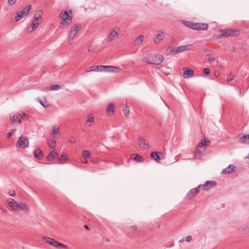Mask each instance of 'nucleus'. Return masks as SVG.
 Returning a JSON list of instances; mask_svg holds the SVG:
<instances>
[{"mask_svg": "<svg viewBox=\"0 0 249 249\" xmlns=\"http://www.w3.org/2000/svg\"><path fill=\"white\" fill-rule=\"evenodd\" d=\"M183 241H182L181 240H180V242H182Z\"/></svg>", "mask_w": 249, "mask_h": 249, "instance_id": "obj_61", "label": "nucleus"}, {"mask_svg": "<svg viewBox=\"0 0 249 249\" xmlns=\"http://www.w3.org/2000/svg\"><path fill=\"white\" fill-rule=\"evenodd\" d=\"M28 139L25 136H20L17 142V147L19 148H25L29 145Z\"/></svg>", "mask_w": 249, "mask_h": 249, "instance_id": "obj_6", "label": "nucleus"}, {"mask_svg": "<svg viewBox=\"0 0 249 249\" xmlns=\"http://www.w3.org/2000/svg\"><path fill=\"white\" fill-rule=\"evenodd\" d=\"M236 167L232 164H230L228 167L223 169L222 173L223 174H231L235 171Z\"/></svg>", "mask_w": 249, "mask_h": 249, "instance_id": "obj_17", "label": "nucleus"}, {"mask_svg": "<svg viewBox=\"0 0 249 249\" xmlns=\"http://www.w3.org/2000/svg\"><path fill=\"white\" fill-rule=\"evenodd\" d=\"M123 112L124 116L127 118L130 113V110L128 107H125V108L123 110Z\"/></svg>", "mask_w": 249, "mask_h": 249, "instance_id": "obj_36", "label": "nucleus"}, {"mask_svg": "<svg viewBox=\"0 0 249 249\" xmlns=\"http://www.w3.org/2000/svg\"><path fill=\"white\" fill-rule=\"evenodd\" d=\"M185 25L193 30H205L208 29V25L207 23H197L187 21Z\"/></svg>", "mask_w": 249, "mask_h": 249, "instance_id": "obj_3", "label": "nucleus"}, {"mask_svg": "<svg viewBox=\"0 0 249 249\" xmlns=\"http://www.w3.org/2000/svg\"><path fill=\"white\" fill-rule=\"evenodd\" d=\"M192 239V237L191 236H188L186 237V239L185 240L187 241V242H190V241H191Z\"/></svg>", "mask_w": 249, "mask_h": 249, "instance_id": "obj_48", "label": "nucleus"}, {"mask_svg": "<svg viewBox=\"0 0 249 249\" xmlns=\"http://www.w3.org/2000/svg\"><path fill=\"white\" fill-rule=\"evenodd\" d=\"M163 60L162 55L157 54L150 55L148 57H145L143 61L150 64L160 65Z\"/></svg>", "mask_w": 249, "mask_h": 249, "instance_id": "obj_2", "label": "nucleus"}, {"mask_svg": "<svg viewBox=\"0 0 249 249\" xmlns=\"http://www.w3.org/2000/svg\"><path fill=\"white\" fill-rule=\"evenodd\" d=\"M183 47V50L184 51H188L191 50L193 47V45L192 44L183 45L182 46Z\"/></svg>", "mask_w": 249, "mask_h": 249, "instance_id": "obj_33", "label": "nucleus"}, {"mask_svg": "<svg viewBox=\"0 0 249 249\" xmlns=\"http://www.w3.org/2000/svg\"><path fill=\"white\" fill-rule=\"evenodd\" d=\"M34 157L37 160H40L43 157V152L40 149H36L34 152Z\"/></svg>", "mask_w": 249, "mask_h": 249, "instance_id": "obj_20", "label": "nucleus"}, {"mask_svg": "<svg viewBox=\"0 0 249 249\" xmlns=\"http://www.w3.org/2000/svg\"><path fill=\"white\" fill-rule=\"evenodd\" d=\"M67 160V155L65 154H63L61 155V156L59 158V163L63 164L65 163Z\"/></svg>", "mask_w": 249, "mask_h": 249, "instance_id": "obj_31", "label": "nucleus"}, {"mask_svg": "<svg viewBox=\"0 0 249 249\" xmlns=\"http://www.w3.org/2000/svg\"><path fill=\"white\" fill-rule=\"evenodd\" d=\"M177 53H181L183 52L182 46L176 47Z\"/></svg>", "mask_w": 249, "mask_h": 249, "instance_id": "obj_45", "label": "nucleus"}, {"mask_svg": "<svg viewBox=\"0 0 249 249\" xmlns=\"http://www.w3.org/2000/svg\"><path fill=\"white\" fill-rule=\"evenodd\" d=\"M118 29H112L109 32V36L107 38V41L110 42L115 39L118 36Z\"/></svg>", "mask_w": 249, "mask_h": 249, "instance_id": "obj_11", "label": "nucleus"}, {"mask_svg": "<svg viewBox=\"0 0 249 249\" xmlns=\"http://www.w3.org/2000/svg\"><path fill=\"white\" fill-rule=\"evenodd\" d=\"M11 120L13 122H18V123H21V120L16 115H14L10 117Z\"/></svg>", "mask_w": 249, "mask_h": 249, "instance_id": "obj_34", "label": "nucleus"}, {"mask_svg": "<svg viewBox=\"0 0 249 249\" xmlns=\"http://www.w3.org/2000/svg\"><path fill=\"white\" fill-rule=\"evenodd\" d=\"M164 37V34L163 32H160L159 34H158L156 36V37L154 39V42L156 43H159Z\"/></svg>", "mask_w": 249, "mask_h": 249, "instance_id": "obj_25", "label": "nucleus"}, {"mask_svg": "<svg viewBox=\"0 0 249 249\" xmlns=\"http://www.w3.org/2000/svg\"><path fill=\"white\" fill-rule=\"evenodd\" d=\"M94 122V118L93 117H89L87 121V123H92Z\"/></svg>", "mask_w": 249, "mask_h": 249, "instance_id": "obj_46", "label": "nucleus"}, {"mask_svg": "<svg viewBox=\"0 0 249 249\" xmlns=\"http://www.w3.org/2000/svg\"><path fill=\"white\" fill-rule=\"evenodd\" d=\"M211 71L209 68H204L203 70V72L204 74L208 75L210 73Z\"/></svg>", "mask_w": 249, "mask_h": 249, "instance_id": "obj_41", "label": "nucleus"}, {"mask_svg": "<svg viewBox=\"0 0 249 249\" xmlns=\"http://www.w3.org/2000/svg\"><path fill=\"white\" fill-rule=\"evenodd\" d=\"M49 145L50 148H54L56 145V142L55 141H53L49 143Z\"/></svg>", "mask_w": 249, "mask_h": 249, "instance_id": "obj_44", "label": "nucleus"}, {"mask_svg": "<svg viewBox=\"0 0 249 249\" xmlns=\"http://www.w3.org/2000/svg\"><path fill=\"white\" fill-rule=\"evenodd\" d=\"M132 158L137 162H142L143 161V158L140 155L133 154L132 155Z\"/></svg>", "mask_w": 249, "mask_h": 249, "instance_id": "obj_26", "label": "nucleus"}, {"mask_svg": "<svg viewBox=\"0 0 249 249\" xmlns=\"http://www.w3.org/2000/svg\"><path fill=\"white\" fill-rule=\"evenodd\" d=\"M137 230V227L135 226H132L127 229V234L128 236H131L134 234Z\"/></svg>", "mask_w": 249, "mask_h": 249, "instance_id": "obj_22", "label": "nucleus"}, {"mask_svg": "<svg viewBox=\"0 0 249 249\" xmlns=\"http://www.w3.org/2000/svg\"><path fill=\"white\" fill-rule=\"evenodd\" d=\"M72 16L68 17V18H63L62 19L60 23V25L62 28L68 27L72 22Z\"/></svg>", "mask_w": 249, "mask_h": 249, "instance_id": "obj_12", "label": "nucleus"}, {"mask_svg": "<svg viewBox=\"0 0 249 249\" xmlns=\"http://www.w3.org/2000/svg\"><path fill=\"white\" fill-rule=\"evenodd\" d=\"M61 89V86L59 85H53L50 87V90H56Z\"/></svg>", "mask_w": 249, "mask_h": 249, "instance_id": "obj_35", "label": "nucleus"}, {"mask_svg": "<svg viewBox=\"0 0 249 249\" xmlns=\"http://www.w3.org/2000/svg\"><path fill=\"white\" fill-rule=\"evenodd\" d=\"M104 71L109 72H118L120 71V69L117 67L110 66H104L103 67Z\"/></svg>", "mask_w": 249, "mask_h": 249, "instance_id": "obj_13", "label": "nucleus"}, {"mask_svg": "<svg viewBox=\"0 0 249 249\" xmlns=\"http://www.w3.org/2000/svg\"><path fill=\"white\" fill-rule=\"evenodd\" d=\"M82 154L84 156L86 157H89L90 155V152L88 150H84L82 152Z\"/></svg>", "mask_w": 249, "mask_h": 249, "instance_id": "obj_40", "label": "nucleus"}, {"mask_svg": "<svg viewBox=\"0 0 249 249\" xmlns=\"http://www.w3.org/2000/svg\"><path fill=\"white\" fill-rule=\"evenodd\" d=\"M143 39V36L142 35H140L138 36L135 40V43L139 45L141 44Z\"/></svg>", "mask_w": 249, "mask_h": 249, "instance_id": "obj_32", "label": "nucleus"}, {"mask_svg": "<svg viewBox=\"0 0 249 249\" xmlns=\"http://www.w3.org/2000/svg\"><path fill=\"white\" fill-rule=\"evenodd\" d=\"M18 115H19V116H20V117H21V118H23V117H24L26 115V114H25L24 112H20V113L18 114Z\"/></svg>", "mask_w": 249, "mask_h": 249, "instance_id": "obj_49", "label": "nucleus"}, {"mask_svg": "<svg viewBox=\"0 0 249 249\" xmlns=\"http://www.w3.org/2000/svg\"><path fill=\"white\" fill-rule=\"evenodd\" d=\"M90 71H90V70H89V69H87L85 71V72H90Z\"/></svg>", "mask_w": 249, "mask_h": 249, "instance_id": "obj_57", "label": "nucleus"}, {"mask_svg": "<svg viewBox=\"0 0 249 249\" xmlns=\"http://www.w3.org/2000/svg\"><path fill=\"white\" fill-rule=\"evenodd\" d=\"M9 194L11 196H15V195H16V193H15V191H13L12 192H10L9 193Z\"/></svg>", "mask_w": 249, "mask_h": 249, "instance_id": "obj_51", "label": "nucleus"}, {"mask_svg": "<svg viewBox=\"0 0 249 249\" xmlns=\"http://www.w3.org/2000/svg\"><path fill=\"white\" fill-rule=\"evenodd\" d=\"M81 26L80 24H76L71 29L69 36L72 39L76 36L78 32L80 30Z\"/></svg>", "mask_w": 249, "mask_h": 249, "instance_id": "obj_9", "label": "nucleus"}, {"mask_svg": "<svg viewBox=\"0 0 249 249\" xmlns=\"http://www.w3.org/2000/svg\"><path fill=\"white\" fill-rule=\"evenodd\" d=\"M69 43H70V44H72V40H70L69 41Z\"/></svg>", "mask_w": 249, "mask_h": 249, "instance_id": "obj_60", "label": "nucleus"}, {"mask_svg": "<svg viewBox=\"0 0 249 249\" xmlns=\"http://www.w3.org/2000/svg\"><path fill=\"white\" fill-rule=\"evenodd\" d=\"M17 0H8L7 4L8 5H13L16 3Z\"/></svg>", "mask_w": 249, "mask_h": 249, "instance_id": "obj_42", "label": "nucleus"}, {"mask_svg": "<svg viewBox=\"0 0 249 249\" xmlns=\"http://www.w3.org/2000/svg\"><path fill=\"white\" fill-rule=\"evenodd\" d=\"M42 240L47 243L48 244L55 247V248H60L62 247L65 249H68V247L62 243H60L57 242L56 240L48 237H43Z\"/></svg>", "mask_w": 249, "mask_h": 249, "instance_id": "obj_4", "label": "nucleus"}, {"mask_svg": "<svg viewBox=\"0 0 249 249\" xmlns=\"http://www.w3.org/2000/svg\"><path fill=\"white\" fill-rule=\"evenodd\" d=\"M43 14V11L42 10H39L35 13L34 19L30 25V27L28 29V31L29 33L32 32L38 27L39 21L41 18Z\"/></svg>", "mask_w": 249, "mask_h": 249, "instance_id": "obj_1", "label": "nucleus"}, {"mask_svg": "<svg viewBox=\"0 0 249 249\" xmlns=\"http://www.w3.org/2000/svg\"><path fill=\"white\" fill-rule=\"evenodd\" d=\"M16 131V129H13L11 130V131L10 132H8L7 133V138L8 139H9L11 136L13 134H14Z\"/></svg>", "mask_w": 249, "mask_h": 249, "instance_id": "obj_43", "label": "nucleus"}, {"mask_svg": "<svg viewBox=\"0 0 249 249\" xmlns=\"http://www.w3.org/2000/svg\"><path fill=\"white\" fill-rule=\"evenodd\" d=\"M138 145L142 148H144L146 146L148 148H150V145L148 142L142 137L139 136L138 138Z\"/></svg>", "mask_w": 249, "mask_h": 249, "instance_id": "obj_14", "label": "nucleus"}, {"mask_svg": "<svg viewBox=\"0 0 249 249\" xmlns=\"http://www.w3.org/2000/svg\"><path fill=\"white\" fill-rule=\"evenodd\" d=\"M8 205L13 210L18 211V203L13 199L10 198L8 201Z\"/></svg>", "mask_w": 249, "mask_h": 249, "instance_id": "obj_16", "label": "nucleus"}, {"mask_svg": "<svg viewBox=\"0 0 249 249\" xmlns=\"http://www.w3.org/2000/svg\"><path fill=\"white\" fill-rule=\"evenodd\" d=\"M208 60L210 62H213L215 61V58L213 57H211L209 58Z\"/></svg>", "mask_w": 249, "mask_h": 249, "instance_id": "obj_50", "label": "nucleus"}, {"mask_svg": "<svg viewBox=\"0 0 249 249\" xmlns=\"http://www.w3.org/2000/svg\"><path fill=\"white\" fill-rule=\"evenodd\" d=\"M94 47H93V46H89V48H88V51H89V52H91V51H92V50H94Z\"/></svg>", "mask_w": 249, "mask_h": 249, "instance_id": "obj_53", "label": "nucleus"}, {"mask_svg": "<svg viewBox=\"0 0 249 249\" xmlns=\"http://www.w3.org/2000/svg\"><path fill=\"white\" fill-rule=\"evenodd\" d=\"M103 67H104V66L100 65L93 66L91 68L90 71H104V68Z\"/></svg>", "mask_w": 249, "mask_h": 249, "instance_id": "obj_29", "label": "nucleus"}, {"mask_svg": "<svg viewBox=\"0 0 249 249\" xmlns=\"http://www.w3.org/2000/svg\"><path fill=\"white\" fill-rule=\"evenodd\" d=\"M201 189L203 191H208L216 186V183L214 181H207L204 184H200Z\"/></svg>", "mask_w": 249, "mask_h": 249, "instance_id": "obj_7", "label": "nucleus"}, {"mask_svg": "<svg viewBox=\"0 0 249 249\" xmlns=\"http://www.w3.org/2000/svg\"><path fill=\"white\" fill-rule=\"evenodd\" d=\"M57 154V152L55 151H51L47 157V160L49 161H51L55 159V156Z\"/></svg>", "mask_w": 249, "mask_h": 249, "instance_id": "obj_23", "label": "nucleus"}, {"mask_svg": "<svg viewBox=\"0 0 249 249\" xmlns=\"http://www.w3.org/2000/svg\"><path fill=\"white\" fill-rule=\"evenodd\" d=\"M166 53L167 55H174L177 53V48H172L171 47H169L166 51Z\"/></svg>", "mask_w": 249, "mask_h": 249, "instance_id": "obj_27", "label": "nucleus"}, {"mask_svg": "<svg viewBox=\"0 0 249 249\" xmlns=\"http://www.w3.org/2000/svg\"><path fill=\"white\" fill-rule=\"evenodd\" d=\"M233 77H234V75L233 74H232L231 73H229L227 75V81L228 82H230L233 80Z\"/></svg>", "mask_w": 249, "mask_h": 249, "instance_id": "obj_37", "label": "nucleus"}, {"mask_svg": "<svg viewBox=\"0 0 249 249\" xmlns=\"http://www.w3.org/2000/svg\"><path fill=\"white\" fill-rule=\"evenodd\" d=\"M214 74L215 76H218L220 74V73L218 71H215L214 72Z\"/></svg>", "mask_w": 249, "mask_h": 249, "instance_id": "obj_54", "label": "nucleus"}, {"mask_svg": "<svg viewBox=\"0 0 249 249\" xmlns=\"http://www.w3.org/2000/svg\"><path fill=\"white\" fill-rule=\"evenodd\" d=\"M32 7L31 5H27L24 7L21 11L18 12L16 14L15 17V21H18L21 18L28 15L30 11L31 10Z\"/></svg>", "mask_w": 249, "mask_h": 249, "instance_id": "obj_5", "label": "nucleus"}, {"mask_svg": "<svg viewBox=\"0 0 249 249\" xmlns=\"http://www.w3.org/2000/svg\"><path fill=\"white\" fill-rule=\"evenodd\" d=\"M201 186H198L196 188L191 189L186 195V197L188 199H191L195 197L197 194L199 192Z\"/></svg>", "mask_w": 249, "mask_h": 249, "instance_id": "obj_10", "label": "nucleus"}, {"mask_svg": "<svg viewBox=\"0 0 249 249\" xmlns=\"http://www.w3.org/2000/svg\"><path fill=\"white\" fill-rule=\"evenodd\" d=\"M41 90H42V91H46V90H47V88H42V89H41Z\"/></svg>", "mask_w": 249, "mask_h": 249, "instance_id": "obj_58", "label": "nucleus"}, {"mask_svg": "<svg viewBox=\"0 0 249 249\" xmlns=\"http://www.w3.org/2000/svg\"><path fill=\"white\" fill-rule=\"evenodd\" d=\"M183 76L186 79H189L194 76V71L192 69H183Z\"/></svg>", "mask_w": 249, "mask_h": 249, "instance_id": "obj_15", "label": "nucleus"}, {"mask_svg": "<svg viewBox=\"0 0 249 249\" xmlns=\"http://www.w3.org/2000/svg\"><path fill=\"white\" fill-rule=\"evenodd\" d=\"M81 160L82 161V162H83L84 163H87L88 162V160H87V159L85 157L83 158L82 159H81Z\"/></svg>", "mask_w": 249, "mask_h": 249, "instance_id": "obj_52", "label": "nucleus"}, {"mask_svg": "<svg viewBox=\"0 0 249 249\" xmlns=\"http://www.w3.org/2000/svg\"><path fill=\"white\" fill-rule=\"evenodd\" d=\"M207 145V142L206 140H202L201 142L198 143V145L197 146L196 149V152H198L200 153L201 152L199 151L198 148L201 147L202 146H206Z\"/></svg>", "mask_w": 249, "mask_h": 249, "instance_id": "obj_28", "label": "nucleus"}, {"mask_svg": "<svg viewBox=\"0 0 249 249\" xmlns=\"http://www.w3.org/2000/svg\"><path fill=\"white\" fill-rule=\"evenodd\" d=\"M59 132V128L55 126H54L53 128V135H57Z\"/></svg>", "mask_w": 249, "mask_h": 249, "instance_id": "obj_39", "label": "nucleus"}, {"mask_svg": "<svg viewBox=\"0 0 249 249\" xmlns=\"http://www.w3.org/2000/svg\"><path fill=\"white\" fill-rule=\"evenodd\" d=\"M84 227L86 229H87V230H89V226L88 225H85L84 226Z\"/></svg>", "mask_w": 249, "mask_h": 249, "instance_id": "obj_56", "label": "nucleus"}, {"mask_svg": "<svg viewBox=\"0 0 249 249\" xmlns=\"http://www.w3.org/2000/svg\"><path fill=\"white\" fill-rule=\"evenodd\" d=\"M70 142L72 143H75L76 142L75 138L74 137H71L70 139Z\"/></svg>", "mask_w": 249, "mask_h": 249, "instance_id": "obj_47", "label": "nucleus"}, {"mask_svg": "<svg viewBox=\"0 0 249 249\" xmlns=\"http://www.w3.org/2000/svg\"><path fill=\"white\" fill-rule=\"evenodd\" d=\"M93 162L95 164H98L99 163V161L98 160H96L93 161Z\"/></svg>", "mask_w": 249, "mask_h": 249, "instance_id": "obj_55", "label": "nucleus"}, {"mask_svg": "<svg viewBox=\"0 0 249 249\" xmlns=\"http://www.w3.org/2000/svg\"><path fill=\"white\" fill-rule=\"evenodd\" d=\"M210 52V51H209V50H206V51H205V53H208V52Z\"/></svg>", "mask_w": 249, "mask_h": 249, "instance_id": "obj_59", "label": "nucleus"}, {"mask_svg": "<svg viewBox=\"0 0 249 249\" xmlns=\"http://www.w3.org/2000/svg\"><path fill=\"white\" fill-rule=\"evenodd\" d=\"M114 105L113 103H109L107 108V113L108 115L113 114L114 113Z\"/></svg>", "mask_w": 249, "mask_h": 249, "instance_id": "obj_19", "label": "nucleus"}, {"mask_svg": "<svg viewBox=\"0 0 249 249\" xmlns=\"http://www.w3.org/2000/svg\"><path fill=\"white\" fill-rule=\"evenodd\" d=\"M220 32L221 36H235L239 34V31L235 30H221Z\"/></svg>", "mask_w": 249, "mask_h": 249, "instance_id": "obj_8", "label": "nucleus"}, {"mask_svg": "<svg viewBox=\"0 0 249 249\" xmlns=\"http://www.w3.org/2000/svg\"><path fill=\"white\" fill-rule=\"evenodd\" d=\"M160 155H162V154L160 152H152L151 153V157L156 162H159L160 160Z\"/></svg>", "mask_w": 249, "mask_h": 249, "instance_id": "obj_18", "label": "nucleus"}, {"mask_svg": "<svg viewBox=\"0 0 249 249\" xmlns=\"http://www.w3.org/2000/svg\"><path fill=\"white\" fill-rule=\"evenodd\" d=\"M19 210H21L24 212H28L29 211V207H28V206L25 204V203H22V202H20L18 203V211Z\"/></svg>", "mask_w": 249, "mask_h": 249, "instance_id": "obj_24", "label": "nucleus"}, {"mask_svg": "<svg viewBox=\"0 0 249 249\" xmlns=\"http://www.w3.org/2000/svg\"><path fill=\"white\" fill-rule=\"evenodd\" d=\"M240 142L243 143L249 144V135H244L240 137Z\"/></svg>", "mask_w": 249, "mask_h": 249, "instance_id": "obj_30", "label": "nucleus"}, {"mask_svg": "<svg viewBox=\"0 0 249 249\" xmlns=\"http://www.w3.org/2000/svg\"><path fill=\"white\" fill-rule=\"evenodd\" d=\"M72 11H69V12L66 11H64L62 12L60 15L59 17L63 19V18H68V17L72 16Z\"/></svg>", "mask_w": 249, "mask_h": 249, "instance_id": "obj_21", "label": "nucleus"}, {"mask_svg": "<svg viewBox=\"0 0 249 249\" xmlns=\"http://www.w3.org/2000/svg\"><path fill=\"white\" fill-rule=\"evenodd\" d=\"M38 101L39 102V103L43 107H44L45 108H46V107H48L49 106V105L48 103L46 101H45L44 102H43L42 101H40L39 99H38Z\"/></svg>", "mask_w": 249, "mask_h": 249, "instance_id": "obj_38", "label": "nucleus"}]
</instances>
